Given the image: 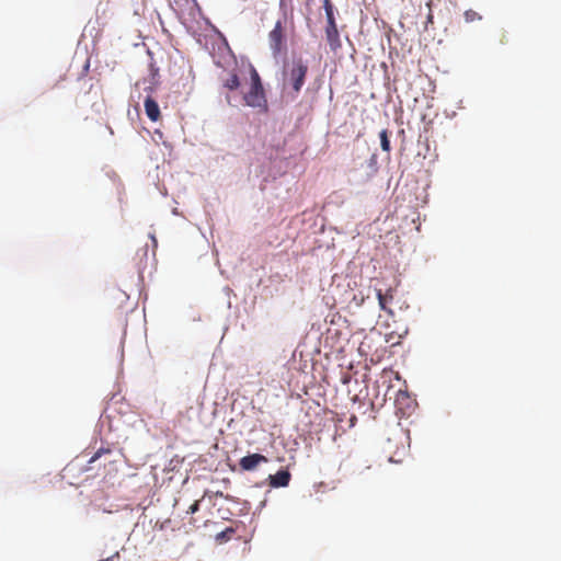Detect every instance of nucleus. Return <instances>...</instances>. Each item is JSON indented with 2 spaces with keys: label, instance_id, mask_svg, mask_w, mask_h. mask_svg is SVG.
Here are the masks:
<instances>
[{
  "label": "nucleus",
  "instance_id": "1",
  "mask_svg": "<svg viewBox=\"0 0 561 561\" xmlns=\"http://www.w3.org/2000/svg\"><path fill=\"white\" fill-rule=\"evenodd\" d=\"M250 76L251 84L243 94V102L247 106L256 110L257 113L266 114L268 112V102L261 77L254 67H251Z\"/></svg>",
  "mask_w": 561,
  "mask_h": 561
},
{
  "label": "nucleus",
  "instance_id": "2",
  "mask_svg": "<svg viewBox=\"0 0 561 561\" xmlns=\"http://www.w3.org/2000/svg\"><path fill=\"white\" fill-rule=\"evenodd\" d=\"M307 72L308 66L302 59L294 60L291 67L285 71L284 88H286L287 84L290 85L293 98H296L301 91Z\"/></svg>",
  "mask_w": 561,
  "mask_h": 561
},
{
  "label": "nucleus",
  "instance_id": "3",
  "mask_svg": "<svg viewBox=\"0 0 561 561\" xmlns=\"http://www.w3.org/2000/svg\"><path fill=\"white\" fill-rule=\"evenodd\" d=\"M268 459L261 454H251L248 456H244L240 459L239 465L242 470L244 471H252L254 470L260 463L267 462Z\"/></svg>",
  "mask_w": 561,
  "mask_h": 561
},
{
  "label": "nucleus",
  "instance_id": "4",
  "mask_svg": "<svg viewBox=\"0 0 561 561\" xmlns=\"http://www.w3.org/2000/svg\"><path fill=\"white\" fill-rule=\"evenodd\" d=\"M270 46L273 53L279 54L283 45V27L280 22H277L274 28L268 34Z\"/></svg>",
  "mask_w": 561,
  "mask_h": 561
},
{
  "label": "nucleus",
  "instance_id": "5",
  "mask_svg": "<svg viewBox=\"0 0 561 561\" xmlns=\"http://www.w3.org/2000/svg\"><path fill=\"white\" fill-rule=\"evenodd\" d=\"M290 478L291 476L288 470H279L268 477L270 485L272 488H285L289 484Z\"/></svg>",
  "mask_w": 561,
  "mask_h": 561
},
{
  "label": "nucleus",
  "instance_id": "6",
  "mask_svg": "<svg viewBox=\"0 0 561 561\" xmlns=\"http://www.w3.org/2000/svg\"><path fill=\"white\" fill-rule=\"evenodd\" d=\"M393 294L394 289L391 287H389L386 291H382L381 289L376 290L380 309L387 311L389 314H392V311L388 308V305L393 300Z\"/></svg>",
  "mask_w": 561,
  "mask_h": 561
},
{
  "label": "nucleus",
  "instance_id": "7",
  "mask_svg": "<svg viewBox=\"0 0 561 561\" xmlns=\"http://www.w3.org/2000/svg\"><path fill=\"white\" fill-rule=\"evenodd\" d=\"M144 105L148 118L152 122H157L161 116L158 103L151 96H147Z\"/></svg>",
  "mask_w": 561,
  "mask_h": 561
},
{
  "label": "nucleus",
  "instance_id": "8",
  "mask_svg": "<svg viewBox=\"0 0 561 561\" xmlns=\"http://www.w3.org/2000/svg\"><path fill=\"white\" fill-rule=\"evenodd\" d=\"M327 41L332 50H336L341 47L340 34L336 24L327 25L325 27Z\"/></svg>",
  "mask_w": 561,
  "mask_h": 561
},
{
  "label": "nucleus",
  "instance_id": "9",
  "mask_svg": "<svg viewBox=\"0 0 561 561\" xmlns=\"http://www.w3.org/2000/svg\"><path fill=\"white\" fill-rule=\"evenodd\" d=\"M225 88L230 91L237 90L240 87V79L237 73H232L228 79L224 82Z\"/></svg>",
  "mask_w": 561,
  "mask_h": 561
},
{
  "label": "nucleus",
  "instance_id": "10",
  "mask_svg": "<svg viewBox=\"0 0 561 561\" xmlns=\"http://www.w3.org/2000/svg\"><path fill=\"white\" fill-rule=\"evenodd\" d=\"M379 137H380L381 149L386 152H389L391 150V146H390V140H389V136H388V130L382 129L379 134Z\"/></svg>",
  "mask_w": 561,
  "mask_h": 561
},
{
  "label": "nucleus",
  "instance_id": "11",
  "mask_svg": "<svg viewBox=\"0 0 561 561\" xmlns=\"http://www.w3.org/2000/svg\"><path fill=\"white\" fill-rule=\"evenodd\" d=\"M466 22L471 23L478 20H481V15L473 11V10H467L463 14Z\"/></svg>",
  "mask_w": 561,
  "mask_h": 561
},
{
  "label": "nucleus",
  "instance_id": "12",
  "mask_svg": "<svg viewBox=\"0 0 561 561\" xmlns=\"http://www.w3.org/2000/svg\"><path fill=\"white\" fill-rule=\"evenodd\" d=\"M111 453V449L110 448H100L92 457L91 459L89 460V462H94L96 459H99L102 455L104 454H110Z\"/></svg>",
  "mask_w": 561,
  "mask_h": 561
},
{
  "label": "nucleus",
  "instance_id": "13",
  "mask_svg": "<svg viewBox=\"0 0 561 561\" xmlns=\"http://www.w3.org/2000/svg\"><path fill=\"white\" fill-rule=\"evenodd\" d=\"M201 500H196L187 510V514H195L199 510Z\"/></svg>",
  "mask_w": 561,
  "mask_h": 561
},
{
  "label": "nucleus",
  "instance_id": "14",
  "mask_svg": "<svg viewBox=\"0 0 561 561\" xmlns=\"http://www.w3.org/2000/svg\"><path fill=\"white\" fill-rule=\"evenodd\" d=\"M327 15V22H328V25H334L336 24L335 23V18H334V12H329L325 14Z\"/></svg>",
  "mask_w": 561,
  "mask_h": 561
},
{
  "label": "nucleus",
  "instance_id": "15",
  "mask_svg": "<svg viewBox=\"0 0 561 561\" xmlns=\"http://www.w3.org/2000/svg\"><path fill=\"white\" fill-rule=\"evenodd\" d=\"M324 10L325 14L329 12H333V5L330 0H324Z\"/></svg>",
  "mask_w": 561,
  "mask_h": 561
},
{
  "label": "nucleus",
  "instance_id": "16",
  "mask_svg": "<svg viewBox=\"0 0 561 561\" xmlns=\"http://www.w3.org/2000/svg\"><path fill=\"white\" fill-rule=\"evenodd\" d=\"M119 558V553L118 552H115L114 554H112L111 557L106 558V559H102V560H99V561H114V559H118Z\"/></svg>",
  "mask_w": 561,
  "mask_h": 561
},
{
  "label": "nucleus",
  "instance_id": "17",
  "mask_svg": "<svg viewBox=\"0 0 561 561\" xmlns=\"http://www.w3.org/2000/svg\"><path fill=\"white\" fill-rule=\"evenodd\" d=\"M356 416L355 415H352L351 419H350V423H351V426H354L355 425V422H356Z\"/></svg>",
  "mask_w": 561,
  "mask_h": 561
},
{
  "label": "nucleus",
  "instance_id": "18",
  "mask_svg": "<svg viewBox=\"0 0 561 561\" xmlns=\"http://www.w3.org/2000/svg\"><path fill=\"white\" fill-rule=\"evenodd\" d=\"M427 21H428V22H432V21H433V15H432V14H430V15H428Z\"/></svg>",
  "mask_w": 561,
  "mask_h": 561
}]
</instances>
